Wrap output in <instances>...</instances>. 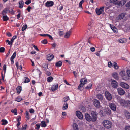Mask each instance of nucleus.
Segmentation results:
<instances>
[{
  "label": "nucleus",
  "instance_id": "1",
  "mask_svg": "<svg viewBox=\"0 0 130 130\" xmlns=\"http://www.w3.org/2000/svg\"><path fill=\"white\" fill-rule=\"evenodd\" d=\"M102 123L104 127L107 129L111 128L112 126V122L109 120H104Z\"/></svg>",
  "mask_w": 130,
  "mask_h": 130
},
{
  "label": "nucleus",
  "instance_id": "2",
  "mask_svg": "<svg viewBox=\"0 0 130 130\" xmlns=\"http://www.w3.org/2000/svg\"><path fill=\"white\" fill-rule=\"evenodd\" d=\"M120 75L122 77L123 79L125 80H127L129 79L128 76L126 74L125 71H121L119 73Z\"/></svg>",
  "mask_w": 130,
  "mask_h": 130
},
{
  "label": "nucleus",
  "instance_id": "3",
  "mask_svg": "<svg viewBox=\"0 0 130 130\" xmlns=\"http://www.w3.org/2000/svg\"><path fill=\"white\" fill-rule=\"evenodd\" d=\"M93 101L94 105L95 107L99 108L100 107V103L99 100L96 99H94L93 100Z\"/></svg>",
  "mask_w": 130,
  "mask_h": 130
},
{
  "label": "nucleus",
  "instance_id": "4",
  "mask_svg": "<svg viewBox=\"0 0 130 130\" xmlns=\"http://www.w3.org/2000/svg\"><path fill=\"white\" fill-rule=\"evenodd\" d=\"M104 6H103L100 7L99 9L96 8V12L97 14L99 15L102 12H103L104 10Z\"/></svg>",
  "mask_w": 130,
  "mask_h": 130
},
{
  "label": "nucleus",
  "instance_id": "5",
  "mask_svg": "<svg viewBox=\"0 0 130 130\" xmlns=\"http://www.w3.org/2000/svg\"><path fill=\"white\" fill-rule=\"evenodd\" d=\"M91 114L92 116V121H95L97 120V117L96 112L94 111H91Z\"/></svg>",
  "mask_w": 130,
  "mask_h": 130
},
{
  "label": "nucleus",
  "instance_id": "6",
  "mask_svg": "<svg viewBox=\"0 0 130 130\" xmlns=\"http://www.w3.org/2000/svg\"><path fill=\"white\" fill-rule=\"evenodd\" d=\"M120 85L123 88H124L126 89H128L129 88V85L127 84L124 82H122L120 83Z\"/></svg>",
  "mask_w": 130,
  "mask_h": 130
},
{
  "label": "nucleus",
  "instance_id": "7",
  "mask_svg": "<svg viewBox=\"0 0 130 130\" xmlns=\"http://www.w3.org/2000/svg\"><path fill=\"white\" fill-rule=\"evenodd\" d=\"M105 96L107 99L108 100H111L112 98L111 94L108 91H106L105 92Z\"/></svg>",
  "mask_w": 130,
  "mask_h": 130
},
{
  "label": "nucleus",
  "instance_id": "8",
  "mask_svg": "<svg viewBox=\"0 0 130 130\" xmlns=\"http://www.w3.org/2000/svg\"><path fill=\"white\" fill-rule=\"evenodd\" d=\"M117 91L119 94L121 95H123L125 93V91L121 88H118Z\"/></svg>",
  "mask_w": 130,
  "mask_h": 130
},
{
  "label": "nucleus",
  "instance_id": "9",
  "mask_svg": "<svg viewBox=\"0 0 130 130\" xmlns=\"http://www.w3.org/2000/svg\"><path fill=\"white\" fill-rule=\"evenodd\" d=\"M85 117L86 119L88 121L90 122L91 121H92V118L89 114H86L85 115Z\"/></svg>",
  "mask_w": 130,
  "mask_h": 130
},
{
  "label": "nucleus",
  "instance_id": "10",
  "mask_svg": "<svg viewBox=\"0 0 130 130\" xmlns=\"http://www.w3.org/2000/svg\"><path fill=\"white\" fill-rule=\"evenodd\" d=\"M58 87V84L55 83L52 85L51 87V90L52 91L54 92L57 90Z\"/></svg>",
  "mask_w": 130,
  "mask_h": 130
},
{
  "label": "nucleus",
  "instance_id": "11",
  "mask_svg": "<svg viewBox=\"0 0 130 130\" xmlns=\"http://www.w3.org/2000/svg\"><path fill=\"white\" fill-rule=\"evenodd\" d=\"M54 4V3L53 1H48L45 4V6L46 7H49L52 6Z\"/></svg>",
  "mask_w": 130,
  "mask_h": 130
},
{
  "label": "nucleus",
  "instance_id": "12",
  "mask_svg": "<svg viewBox=\"0 0 130 130\" xmlns=\"http://www.w3.org/2000/svg\"><path fill=\"white\" fill-rule=\"evenodd\" d=\"M111 84L112 86L115 88H117L118 87V84L115 80L112 81L111 83Z\"/></svg>",
  "mask_w": 130,
  "mask_h": 130
},
{
  "label": "nucleus",
  "instance_id": "13",
  "mask_svg": "<svg viewBox=\"0 0 130 130\" xmlns=\"http://www.w3.org/2000/svg\"><path fill=\"white\" fill-rule=\"evenodd\" d=\"M109 106L110 108L113 111H115L116 110V105L113 103L110 104Z\"/></svg>",
  "mask_w": 130,
  "mask_h": 130
},
{
  "label": "nucleus",
  "instance_id": "14",
  "mask_svg": "<svg viewBox=\"0 0 130 130\" xmlns=\"http://www.w3.org/2000/svg\"><path fill=\"white\" fill-rule=\"evenodd\" d=\"M76 114L79 118L80 119H83V116L81 112L79 111H77L76 112Z\"/></svg>",
  "mask_w": 130,
  "mask_h": 130
},
{
  "label": "nucleus",
  "instance_id": "15",
  "mask_svg": "<svg viewBox=\"0 0 130 130\" xmlns=\"http://www.w3.org/2000/svg\"><path fill=\"white\" fill-rule=\"evenodd\" d=\"M54 57V56L52 54H48L47 59L49 61H51L53 59Z\"/></svg>",
  "mask_w": 130,
  "mask_h": 130
},
{
  "label": "nucleus",
  "instance_id": "16",
  "mask_svg": "<svg viewBox=\"0 0 130 130\" xmlns=\"http://www.w3.org/2000/svg\"><path fill=\"white\" fill-rule=\"evenodd\" d=\"M127 41L126 38H123L119 40L118 42L120 43H126Z\"/></svg>",
  "mask_w": 130,
  "mask_h": 130
},
{
  "label": "nucleus",
  "instance_id": "17",
  "mask_svg": "<svg viewBox=\"0 0 130 130\" xmlns=\"http://www.w3.org/2000/svg\"><path fill=\"white\" fill-rule=\"evenodd\" d=\"M125 116L126 118L128 119H130V113L127 111L124 112Z\"/></svg>",
  "mask_w": 130,
  "mask_h": 130
},
{
  "label": "nucleus",
  "instance_id": "18",
  "mask_svg": "<svg viewBox=\"0 0 130 130\" xmlns=\"http://www.w3.org/2000/svg\"><path fill=\"white\" fill-rule=\"evenodd\" d=\"M96 96L100 101H102L103 99V96L100 93L98 94Z\"/></svg>",
  "mask_w": 130,
  "mask_h": 130
},
{
  "label": "nucleus",
  "instance_id": "19",
  "mask_svg": "<svg viewBox=\"0 0 130 130\" xmlns=\"http://www.w3.org/2000/svg\"><path fill=\"white\" fill-rule=\"evenodd\" d=\"M19 3V7L20 8H22L23 7L24 5L23 1L22 0L20 1Z\"/></svg>",
  "mask_w": 130,
  "mask_h": 130
},
{
  "label": "nucleus",
  "instance_id": "20",
  "mask_svg": "<svg viewBox=\"0 0 130 130\" xmlns=\"http://www.w3.org/2000/svg\"><path fill=\"white\" fill-rule=\"evenodd\" d=\"M113 77L116 80H118L119 79L118 74L116 73H113L112 74Z\"/></svg>",
  "mask_w": 130,
  "mask_h": 130
},
{
  "label": "nucleus",
  "instance_id": "21",
  "mask_svg": "<svg viewBox=\"0 0 130 130\" xmlns=\"http://www.w3.org/2000/svg\"><path fill=\"white\" fill-rule=\"evenodd\" d=\"M73 126L74 130H78V127L76 123H74L73 125Z\"/></svg>",
  "mask_w": 130,
  "mask_h": 130
},
{
  "label": "nucleus",
  "instance_id": "22",
  "mask_svg": "<svg viewBox=\"0 0 130 130\" xmlns=\"http://www.w3.org/2000/svg\"><path fill=\"white\" fill-rule=\"evenodd\" d=\"M42 66L44 68V69L46 71L48 68V64L46 63H44L42 64Z\"/></svg>",
  "mask_w": 130,
  "mask_h": 130
},
{
  "label": "nucleus",
  "instance_id": "23",
  "mask_svg": "<svg viewBox=\"0 0 130 130\" xmlns=\"http://www.w3.org/2000/svg\"><path fill=\"white\" fill-rule=\"evenodd\" d=\"M87 82V80L86 78L81 79L80 80L81 83L82 84L84 85Z\"/></svg>",
  "mask_w": 130,
  "mask_h": 130
},
{
  "label": "nucleus",
  "instance_id": "24",
  "mask_svg": "<svg viewBox=\"0 0 130 130\" xmlns=\"http://www.w3.org/2000/svg\"><path fill=\"white\" fill-rule=\"evenodd\" d=\"M17 92L18 93H20L22 90V87L21 86L17 87L16 88Z\"/></svg>",
  "mask_w": 130,
  "mask_h": 130
},
{
  "label": "nucleus",
  "instance_id": "25",
  "mask_svg": "<svg viewBox=\"0 0 130 130\" xmlns=\"http://www.w3.org/2000/svg\"><path fill=\"white\" fill-rule=\"evenodd\" d=\"M7 11H8V8H5L2 12V14L3 15H5L7 13Z\"/></svg>",
  "mask_w": 130,
  "mask_h": 130
},
{
  "label": "nucleus",
  "instance_id": "26",
  "mask_svg": "<svg viewBox=\"0 0 130 130\" xmlns=\"http://www.w3.org/2000/svg\"><path fill=\"white\" fill-rule=\"evenodd\" d=\"M125 15V13H121L118 16L119 19L120 20L123 19Z\"/></svg>",
  "mask_w": 130,
  "mask_h": 130
},
{
  "label": "nucleus",
  "instance_id": "27",
  "mask_svg": "<svg viewBox=\"0 0 130 130\" xmlns=\"http://www.w3.org/2000/svg\"><path fill=\"white\" fill-rule=\"evenodd\" d=\"M105 112L108 115H110L111 114V110L109 109H106L105 110Z\"/></svg>",
  "mask_w": 130,
  "mask_h": 130
},
{
  "label": "nucleus",
  "instance_id": "28",
  "mask_svg": "<svg viewBox=\"0 0 130 130\" xmlns=\"http://www.w3.org/2000/svg\"><path fill=\"white\" fill-rule=\"evenodd\" d=\"M3 20L4 21H6L9 19V17L7 15H3L2 17Z\"/></svg>",
  "mask_w": 130,
  "mask_h": 130
},
{
  "label": "nucleus",
  "instance_id": "29",
  "mask_svg": "<svg viewBox=\"0 0 130 130\" xmlns=\"http://www.w3.org/2000/svg\"><path fill=\"white\" fill-rule=\"evenodd\" d=\"M1 122H2V125H5L7 124L8 123L7 121L5 119H2Z\"/></svg>",
  "mask_w": 130,
  "mask_h": 130
},
{
  "label": "nucleus",
  "instance_id": "30",
  "mask_svg": "<svg viewBox=\"0 0 130 130\" xmlns=\"http://www.w3.org/2000/svg\"><path fill=\"white\" fill-rule=\"evenodd\" d=\"M62 63L61 61H59L56 63L55 65L57 67H60L62 65Z\"/></svg>",
  "mask_w": 130,
  "mask_h": 130
},
{
  "label": "nucleus",
  "instance_id": "31",
  "mask_svg": "<svg viewBox=\"0 0 130 130\" xmlns=\"http://www.w3.org/2000/svg\"><path fill=\"white\" fill-rule=\"evenodd\" d=\"M110 27L111 29L113 30V32H116V28L115 27V26L112 25L111 24H110Z\"/></svg>",
  "mask_w": 130,
  "mask_h": 130
},
{
  "label": "nucleus",
  "instance_id": "32",
  "mask_svg": "<svg viewBox=\"0 0 130 130\" xmlns=\"http://www.w3.org/2000/svg\"><path fill=\"white\" fill-rule=\"evenodd\" d=\"M71 33V32L70 31H69L68 32H67L65 35L64 36V37L66 38H68Z\"/></svg>",
  "mask_w": 130,
  "mask_h": 130
},
{
  "label": "nucleus",
  "instance_id": "33",
  "mask_svg": "<svg viewBox=\"0 0 130 130\" xmlns=\"http://www.w3.org/2000/svg\"><path fill=\"white\" fill-rule=\"evenodd\" d=\"M68 105L66 102L63 105L62 107V109L63 110H65L68 108Z\"/></svg>",
  "mask_w": 130,
  "mask_h": 130
},
{
  "label": "nucleus",
  "instance_id": "34",
  "mask_svg": "<svg viewBox=\"0 0 130 130\" xmlns=\"http://www.w3.org/2000/svg\"><path fill=\"white\" fill-rule=\"evenodd\" d=\"M25 117L26 118L27 120L29 119L30 117L29 112L27 111H26L25 113Z\"/></svg>",
  "mask_w": 130,
  "mask_h": 130
},
{
  "label": "nucleus",
  "instance_id": "35",
  "mask_svg": "<svg viewBox=\"0 0 130 130\" xmlns=\"http://www.w3.org/2000/svg\"><path fill=\"white\" fill-rule=\"evenodd\" d=\"M41 126L42 127H45L46 126V125L44 121H42L41 123Z\"/></svg>",
  "mask_w": 130,
  "mask_h": 130
},
{
  "label": "nucleus",
  "instance_id": "36",
  "mask_svg": "<svg viewBox=\"0 0 130 130\" xmlns=\"http://www.w3.org/2000/svg\"><path fill=\"white\" fill-rule=\"evenodd\" d=\"M92 85L91 83H90L88 85V86H87L85 87V89H91Z\"/></svg>",
  "mask_w": 130,
  "mask_h": 130
},
{
  "label": "nucleus",
  "instance_id": "37",
  "mask_svg": "<svg viewBox=\"0 0 130 130\" xmlns=\"http://www.w3.org/2000/svg\"><path fill=\"white\" fill-rule=\"evenodd\" d=\"M122 1H118L116 2L115 3L116 4H117L119 6H122Z\"/></svg>",
  "mask_w": 130,
  "mask_h": 130
},
{
  "label": "nucleus",
  "instance_id": "38",
  "mask_svg": "<svg viewBox=\"0 0 130 130\" xmlns=\"http://www.w3.org/2000/svg\"><path fill=\"white\" fill-rule=\"evenodd\" d=\"M69 99V98L68 96H66L64 97L63 99V102H65L67 101Z\"/></svg>",
  "mask_w": 130,
  "mask_h": 130
},
{
  "label": "nucleus",
  "instance_id": "39",
  "mask_svg": "<svg viewBox=\"0 0 130 130\" xmlns=\"http://www.w3.org/2000/svg\"><path fill=\"white\" fill-rule=\"evenodd\" d=\"M53 79V78L52 77L50 76L47 79V81L48 82H51L52 81Z\"/></svg>",
  "mask_w": 130,
  "mask_h": 130
},
{
  "label": "nucleus",
  "instance_id": "40",
  "mask_svg": "<svg viewBox=\"0 0 130 130\" xmlns=\"http://www.w3.org/2000/svg\"><path fill=\"white\" fill-rule=\"evenodd\" d=\"M17 111L16 109H12L11 111V112L13 113L15 115H17Z\"/></svg>",
  "mask_w": 130,
  "mask_h": 130
},
{
  "label": "nucleus",
  "instance_id": "41",
  "mask_svg": "<svg viewBox=\"0 0 130 130\" xmlns=\"http://www.w3.org/2000/svg\"><path fill=\"white\" fill-rule=\"evenodd\" d=\"M25 80L24 81L23 83H26L29 82L30 81L28 77H24Z\"/></svg>",
  "mask_w": 130,
  "mask_h": 130
},
{
  "label": "nucleus",
  "instance_id": "42",
  "mask_svg": "<svg viewBox=\"0 0 130 130\" xmlns=\"http://www.w3.org/2000/svg\"><path fill=\"white\" fill-rule=\"evenodd\" d=\"M113 64H114L113 66L114 68L116 69H118L119 68V67L118 66L117 63L115 62H114Z\"/></svg>",
  "mask_w": 130,
  "mask_h": 130
},
{
  "label": "nucleus",
  "instance_id": "43",
  "mask_svg": "<svg viewBox=\"0 0 130 130\" xmlns=\"http://www.w3.org/2000/svg\"><path fill=\"white\" fill-rule=\"evenodd\" d=\"M22 99L21 97L18 96L16 98L15 101L18 102H20L21 100Z\"/></svg>",
  "mask_w": 130,
  "mask_h": 130
},
{
  "label": "nucleus",
  "instance_id": "44",
  "mask_svg": "<svg viewBox=\"0 0 130 130\" xmlns=\"http://www.w3.org/2000/svg\"><path fill=\"white\" fill-rule=\"evenodd\" d=\"M27 127V125L26 124H25L22 126L21 129L22 130H26Z\"/></svg>",
  "mask_w": 130,
  "mask_h": 130
},
{
  "label": "nucleus",
  "instance_id": "45",
  "mask_svg": "<svg viewBox=\"0 0 130 130\" xmlns=\"http://www.w3.org/2000/svg\"><path fill=\"white\" fill-rule=\"evenodd\" d=\"M27 26L26 25H24L23 26L22 29V31H24L27 28Z\"/></svg>",
  "mask_w": 130,
  "mask_h": 130
},
{
  "label": "nucleus",
  "instance_id": "46",
  "mask_svg": "<svg viewBox=\"0 0 130 130\" xmlns=\"http://www.w3.org/2000/svg\"><path fill=\"white\" fill-rule=\"evenodd\" d=\"M84 85H83L82 84L80 83L78 86V89L81 91L82 90V89H81L82 87H84Z\"/></svg>",
  "mask_w": 130,
  "mask_h": 130
},
{
  "label": "nucleus",
  "instance_id": "47",
  "mask_svg": "<svg viewBox=\"0 0 130 130\" xmlns=\"http://www.w3.org/2000/svg\"><path fill=\"white\" fill-rule=\"evenodd\" d=\"M41 43L44 44H46L47 43V41L46 39H44L42 40Z\"/></svg>",
  "mask_w": 130,
  "mask_h": 130
},
{
  "label": "nucleus",
  "instance_id": "48",
  "mask_svg": "<svg viewBox=\"0 0 130 130\" xmlns=\"http://www.w3.org/2000/svg\"><path fill=\"white\" fill-rule=\"evenodd\" d=\"M16 52H15L12 55V56H11L10 59H14L15 57L16 56Z\"/></svg>",
  "mask_w": 130,
  "mask_h": 130
},
{
  "label": "nucleus",
  "instance_id": "49",
  "mask_svg": "<svg viewBox=\"0 0 130 130\" xmlns=\"http://www.w3.org/2000/svg\"><path fill=\"white\" fill-rule=\"evenodd\" d=\"M5 50V48L3 47H2L0 48V52H4Z\"/></svg>",
  "mask_w": 130,
  "mask_h": 130
},
{
  "label": "nucleus",
  "instance_id": "50",
  "mask_svg": "<svg viewBox=\"0 0 130 130\" xmlns=\"http://www.w3.org/2000/svg\"><path fill=\"white\" fill-rule=\"evenodd\" d=\"M3 70L4 71V73L5 74L6 73V64H4L3 66Z\"/></svg>",
  "mask_w": 130,
  "mask_h": 130
},
{
  "label": "nucleus",
  "instance_id": "51",
  "mask_svg": "<svg viewBox=\"0 0 130 130\" xmlns=\"http://www.w3.org/2000/svg\"><path fill=\"white\" fill-rule=\"evenodd\" d=\"M31 0H27L25 2V4L28 5L31 3Z\"/></svg>",
  "mask_w": 130,
  "mask_h": 130
},
{
  "label": "nucleus",
  "instance_id": "52",
  "mask_svg": "<svg viewBox=\"0 0 130 130\" xmlns=\"http://www.w3.org/2000/svg\"><path fill=\"white\" fill-rule=\"evenodd\" d=\"M21 117L20 116H17V121L18 122H20L21 120Z\"/></svg>",
  "mask_w": 130,
  "mask_h": 130
},
{
  "label": "nucleus",
  "instance_id": "53",
  "mask_svg": "<svg viewBox=\"0 0 130 130\" xmlns=\"http://www.w3.org/2000/svg\"><path fill=\"white\" fill-rule=\"evenodd\" d=\"M17 38V36L16 35L14 36L11 39V42L13 43L14 41V39H15Z\"/></svg>",
  "mask_w": 130,
  "mask_h": 130
},
{
  "label": "nucleus",
  "instance_id": "54",
  "mask_svg": "<svg viewBox=\"0 0 130 130\" xmlns=\"http://www.w3.org/2000/svg\"><path fill=\"white\" fill-rule=\"evenodd\" d=\"M108 66L110 68H111L112 67V64L111 61H109L108 62Z\"/></svg>",
  "mask_w": 130,
  "mask_h": 130
},
{
  "label": "nucleus",
  "instance_id": "55",
  "mask_svg": "<svg viewBox=\"0 0 130 130\" xmlns=\"http://www.w3.org/2000/svg\"><path fill=\"white\" fill-rule=\"evenodd\" d=\"M84 1L83 0H82L79 3V7H80L82 9V4L83 3V2Z\"/></svg>",
  "mask_w": 130,
  "mask_h": 130
},
{
  "label": "nucleus",
  "instance_id": "56",
  "mask_svg": "<svg viewBox=\"0 0 130 130\" xmlns=\"http://www.w3.org/2000/svg\"><path fill=\"white\" fill-rule=\"evenodd\" d=\"M36 125L37 127L35 128V129L36 130H39L40 127V125L39 124H36Z\"/></svg>",
  "mask_w": 130,
  "mask_h": 130
},
{
  "label": "nucleus",
  "instance_id": "57",
  "mask_svg": "<svg viewBox=\"0 0 130 130\" xmlns=\"http://www.w3.org/2000/svg\"><path fill=\"white\" fill-rule=\"evenodd\" d=\"M29 111L30 113H34V110L32 108H31L29 110Z\"/></svg>",
  "mask_w": 130,
  "mask_h": 130
},
{
  "label": "nucleus",
  "instance_id": "58",
  "mask_svg": "<svg viewBox=\"0 0 130 130\" xmlns=\"http://www.w3.org/2000/svg\"><path fill=\"white\" fill-rule=\"evenodd\" d=\"M126 73L127 74V76H128V78L130 77V70H127L126 71Z\"/></svg>",
  "mask_w": 130,
  "mask_h": 130
},
{
  "label": "nucleus",
  "instance_id": "59",
  "mask_svg": "<svg viewBox=\"0 0 130 130\" xmlns=\"http://www.w3.org/2000/svg\"><path fill=\"white\" fill-rule=\"evenodd\" d=\"M32 46H33V47H34V49L36 50V51H39V50L38 49L37 47L36 46H35V45H34V44H33L32 45Z\"/></svg>",
  "mask_w": 130,
  "mask_h": 130
},
{
  "label": "nucleus",
  "instance_id": "60",
  "mask_svg": "<svg viewBox=\"0 0 130 130\" xmlns=\"http://www.w3.org/2000/svg\"><path fill=\"white\" fill-rule=\"evenodd\" d=\"M18 12L19 13L18 14V15H17V19H18L20 18V15L21 14L19 10L18 11Z\"/></svg>",
  "mask_w": 130,
  "mask_h": 130
},
{
  "label": "nucleus",
  "instance_id": "61",
  "mask_svg": "<svg viewBox=\"0 0 130 130\" xmlns=\"http://www.w3.org/2000/svg\"><path fill=\"white\" fill-rule=\"evenodd\" d=\"M45 74L46 75L49 76H50L51 75V73L50 72L47 71L46 72Z\"/></svg>",
  "mask_w": 130,
  "mask_h": 130
},
{
  "label": "nucleus",
  "instance_id": "62",
  "mask_svg": "<svg viewBox=\"0 0 130 130\" xmlns=\"http://www.w3.org/2000/svg\"><path fill=\"white\" fill-rule=\"evenodd\" d=\"M8 11L11 14H14V12L12 9H11V11H10L8 9Z\"/></svg>",
  "mask_w": 130,
  "mask_h": 130
},
{
  "label": "nucleus",
  "instance_id": "63",
  "mask_svg": "<svg viewBox=\"0 0 130 130\" xmlns=\"http://www.w3.org/2000/svg\"><path fill=\"white\" fill-rule=\"evenodd\" d=\"M31 7L30 6H29L27 8V10L29 12H30L31 10Z\"/></svg>",
  "mask_w": 130,
  "mask_h": 130
},
{
  "label": "nucleus",
  "instance_id": "64",
  "mask_svg": "<svg viewBox=\"0 0 130 130\" xmlns=\"http://www.w3.org/2000/svg\"><path fill=\"white\" fill-rule=\"evenodd\" d=\"M125 130H130V126H127L125 128Z\"/></svg>",
  "mask_w": 130,
  "mask_h": 130
}]
</instances>
